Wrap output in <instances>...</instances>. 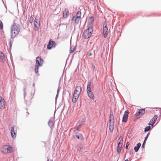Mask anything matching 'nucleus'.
<instances>
[{"label": "nucleus", "mask_w": 161, "mask_h": 161, "mask_svg": "<svg viewBox=\"0 0 161 161\" xmlns=\"http://www.w3.org/2000/svg\"><path fill=\"white\" fill-rule=\"evenodd\" d=\"M69 14V10L67 8H65L63 13V17L66 18L67 17Z\"/></svg>", "instance_id": "a211bd4d"}, {"label": "nucleus", "mask_w": 161, "mask_h": 161, "mask_svg": "<svg viewBox=\"0 0 161 161\" xmlns=\"http://www.w3.org/2000/svg\"><path fill=\"white\" fill-rule=\"evenodd\" d=\"M15 129H16V127L15 126H12L11 128V134L12 137L13 138L15 137L16 136Z\"/></svg>", "instance_id": "9b49d317"}, {"label": "nucleus", "mask_w": 161, "mask_h": 161, "mask_svg": "<svg viewBox=\"0 0 161 161\" xmlns=\"http://www.w3.org/2000/svg\"><path fill=\"white\" fill-rule=\"evenodd\" d=\"M47 161H53L52 160H49V159H48Z\"/></svg>", "instance_id": "473e14b6"}, {"label": "nucleus", "mask_w": 161, "mask_h": 161, "mask_svg": "<svg viewBox=\"0 0 161 161\" xmlns=\"http://www.w3.org/2000/svg\"><path fill=\"white\" fill-rule=\"evenodd\" d=\"M129 153L130 154H132L133 153V150H131L129 151Z\"/></svg>", "instance_id": "c756f323"}, {"label": "nucleus", "mask_w": 161, "mask_h": 161, "mask_svg": "<svg viewBox=\"0 0 161 161\" xmlns=\"http://www.w3.org/2000/svg\"><path fill=\"white\" fill-rule=\"evenodd\" d=\"M87 28L83 33V36L85 39L89 38L91 35L93 30L91 27L86 26Z\"/></svg>", "instance_id": "39448f33"}, {"label": "nucleus", "mask_w": 161, "mask_h": 161, "mask_svg": "<svg viewBox=\"0 0 161 161\" xmlns=\"http://www.w3.org/2000/svg\"><path fill=\"white\" fill-rule=\"evenodd\" d=\"M91 55V54H90L89 55Z\"/></svg>", "instance_id": "c9c22d12"}, {"label": "nucleus", "mask_w": 161, "mask_h": 161, "mask_svg": "<svg viewBox=\"0 0 161 161\" xmlns=\"http://www.w3.org/2000/svg\"><path fill=\"white\" fill-rule=\"evenodd\" d=\"M49 126L50 127L53 126L54 123L51 120H49L48 123Z\"/></svg>", "instance_id": "5701e85b"}, {"label": "nucleus", "mask_w": 161, "mask_h": 161, "mask_svg": "<svg viewBox=\"0 0 161 161\" xmlns=\"http://www.w3.org/2000/svg\"><path fill=\"white\" fill-rule=\"evenodd\" d=\"M91 82H89L88 83L87 88V93L92 92L91 89Z\"/></svg>", "instance_id": "412c9836"}, {"label": "nucleus", "mask_w": 161, "mask_h": 161, "mask_svg": "<svg viewBox=\"0 0 161 161\" xmlns=\"http://www.w3.org/2000/svg\"><path fill=\"white\" fill-rule=\"evenodd\" d=\"M80 19V11H78L76 16H74L72 18V20L76 23H78Z\"/></svg>", "instance_id": "6e6552de"}, {"label": "nucleus", "mask_w": 161, "mask_h": 161, "mask_svg": "<svg viewBox=\"0 0 161 161\" xmlns=\"http://www.w3.org/2000/svg\"><path fill=\"white\" fill-rule=\"evenodd\" d=\"M94 18L93 17H91L88 20V27H91L92 28V23L94 21Z\"/></svg>", "instance_id": "f3484780"}, {"label": "nucleus", "mask_w": 161, "mask_h": 161, "mask_svg": "<svg viewBox=\"0 0 161 161\" xmlns=\"http://www.w3.org/2000/svg\"><path fill=\"white\" fill-rule=\"evenodd\" d=\"M125 161H129L128 159H126Z\"/></svg>", "instance_id": "72a5a7b5"}, {"label": "nucleus", "mask_w": 161, "mask_h": 161, "mask_svg": "<svg viewBox=\"0 0 161 161\" xmlns=\"http://www.w3.org/2000/svg\"><path fill=\"white\" fill-rule=\"evenodd\" d=\"M5 60L4 54L2 52H0V61L3 62Z\"/></svg>", "instance_id": "6ab92c4d"}, {"label": "nucleus", "mask_w": 161, "mask_h": 161, "mask_svg": "<svg viewBox=\"0 0 161 161\" xmlns=\"http://www.w3.org/2000/svg\"><path fill=\"white\" fill-rule=\"evenodd\" d=\"M145 141H144V142L142 145V147H144V144H145Z\"/></svg>", "instance_id": "2f4dec72"}, {"label": "nucleus", "mask_w": 161, "mask_h": 161, "mask_svg": "<svg viewBox=\"0 0 161 161\" xmlns=\"http://www.w3.org/2000/svg\"><path fill=\"white\" fill-rule=\"evenodd\" d=\"M141 146V143H139L138 144H137L136 145V146L134 148V149L136 152H137L138 151V150L139 149V148Z\"/></svg>", "instance_id": "4be33fe9"}, {"label": "nucleus", "mask_w": 161, "mask_h": 161, "mask_svg": "<svg viewBox=\"0 0 161 161\" xmlns=\"http://www.w3.org/2000/svg\"><path fill=\"white\" fill-rule=\"evenodd\" d=\"M148 135H149V134H147V135L146 137V138H145V139L144 140L145 141H146V140L147 139V138H148Z\"/></svg>", "instance_id": "7c9ffc66"}, {"label": "nucleus", "mask_w": 161, "mask_h": 161, "mask_svg": "<svg viewBox=\"0 0 161 161\" xmlns=\"http://www.w3.org/2000/svg\"><path fill=\"white\" fill-rule=\"evenodd\" d=\"M5 106V101L4 99L1 97L0 96V108L3 109Z\"/></svg>", "instance_id": "ddd939ff"}, {"label": "nucleus", "mask_w": 161, "mask_h": 161, "mask_svg": "<svg viewBox=\"0 0 161 161\" xmlns=\"http://www.w3.org/2000/svg\"><path fill=\"white\" fill-rule=\"evenodd\" d=\"M145 109H142L140 110L138 113L139 114L142 115V114H144L145 113Z\"/></svg>", "instance_id": "b1692460"}, {"label": "nucleus", "mask_w": 161, "mask_h": 161, "mask_svg": "<svg viewBox=\"0 0 161 161\" xmlns=\"http://www.w3.org/2000/svg\"><path fill=\"white\" fill-rule=\"evenodd\" d=\"M158 117V115H155L150 120L149 123V125H153L155 123Z\"/></svg>", "instance_id": "2eb2a0df"}, {"label": "nucleus", "mask_w": 161, "mask_h": 161, "mask_svg": "<svg viewBox=\"0 0 161 161\" xmlns=\"http://www.w3.org/2000/svg\"><path fill=\"white\" fill-rule=\"evenodd\" d=\"M43 63V60L40 57H36L35 68V72L36 74H37L38 73L39 66H42Z\"/></svg>", "instance_id": "20e7f679"}, {"label": "nucleus", "mask_w": 161, "mask_h": 161, "mask_svg": "<svg viewBox=\"0 0 161 161\" xmlns=\"http://www.w3.org/2000/svg\"><path fill=\"white\" fill-rule=\"evenodd\" d=\"M89 97L92 100H94L95 98L94 95L92 92L87 93Z\"/></svg>", "instance_id": "aec40b11"}, {"label": "nucleus", "mask_w": 161, "mask_h": 161, "mask_svg": "<svg viewBox=\"0 0 161 161\" xmlns=\"http://www.w3.org/2000/svg\"><path fill=\"white\" fill-rule=\"evenodd\" d=\"M75 51V49H73L72 50V48H71L70 50V53H73L74 51Z\"/></svg>", "instance_id": "c85d7f7f"}, {"label": "nucleus", "mask_w": 161, "mask_h": 161, "mask_svg": "<svg viewBox=\"0 0 161 161\" xmlns=\"http://www.w3.org/2000/svg\"><path fill=\"white\" fill-rule=\"evenodd\" d=\"M129 114V111L126 110L122 118V121L123 122H126L127 120Z\"/></svg>", "instance_id": "4468645a"}, {"label": "nucleus", "mask_w": 161, "mask_h": 161, "mask_svg": "<svg viewBox=\"0 0 161 161\" xmlns=\"http://www.w3.org/2000/svg\"><path fill=\"white\" fill-rule=\"evenodd\" d=\"M103 30L104 37L106 38L107 36L108 31L107 24H104Z\"/></svg>", "instance_id": "f8f14e48"}, {"label": "nucleus", "mask_w": 161, "mask_h": 161, "mask_svg": "<svg viewBox=\"0 0 161 161\" xmlns=\"http://www.w3.org/2000/svg\"><path fill=\"white\" fill-rule=\"evenodd\" d=\"M129 144H130V143L129 142H127L126 143V147H125V148L126 149L128 148V146H129Z\"/></svg>", "instance_id": "cd10ccee"}, {"label": "nucleus", "mask_w": 161, "mask_h": 161, "mask_svg": "<svg viewBox=\"0 0 161 161\" xmlns=\"http://www.w3.org/2000/svg\"><path fill=\"white\" fill-rule=\"evenodd\" d=\"M3 25L2 22L0 20V29H3Z\"/></svg>", "instance_id": "a878e982"}, {"label": "nucleus", "mask_w": 161, "mask_h": 161, "mask_svg": "<svg viewBox=\"0 0 161 161\" xmlns=\"http://www.w3.org/2000/svg\"><path fill=\"white\" fill-rule=\"evenodd\" d=\"M80 93V86H77L75 90L72 98V101L73 103H76L79 97Z\"/></svg>", "instance_id": "7ed1b4c3"}, {"label": "nucleus", "mask_w": 161, "mask_h": 161, "mask_svg": "<svg viewBox=\"0 0 161 161\" xmlns=\"http://www.w3.org/2000/svg\"><path fill=\"white\" fill-rule=\"evenodd\" d=\"M33 18L32 16H31L29 19V21L30 23H32L33 21Z\"/></svg>", "instance_id": "bb28decb"}, {"label": "nucleus", "mask_w": 161, "mask_h": 161, "mask_svg": "<svg viewBox=\"0 0 161 161\" xmlns=\"http://www.w3.org/2000/svg\"><path fill=\"white\" fill-rule=\"evenodd\" d=\"M114 120L113 113H110L108 121V128L110 132H112L114 130Z\"/></svg>", "instance_id": "f03ea898"}, {"label": "nucleus", "mask_w": 161, "mask_h": 161, "mask_svg": "<svg viewBox=\"0 0 161 161\" xmlns=\"http://www.w3.org/2000/svg\"><path fill=\"white\" fill-rule=\"evenodd\" d=\"M79 130L78 129L74 130L73 133V137L75 139H79L80 138V135L78 134L79 132Z\"/></svg>", "instance_id": "dca6fc26"}, {"label": "nucleus", "mask_w": 161, "mask_h": 161, "mask_svg": "<svg viewBox=\"0 0 161 161\" xmlns=\"http://www.w3.org/2000/svg\"><path fill=\"white\" fill-rule=\"evenodd\" d=\"M20 26L19 25L14 23L10 28V35L12 39L15 38L19 33Z\"/></svg>", "instance_id": "f257e3e1"}, {"label": "nucleus", "mask_w": 161, "mask_h": 161, "mask_svg": "<svg viewBox=\"0 0 161 161\" xmlns=\"http://www.w3.org/2000/svg\"><path fill=\"white\" fill-rule=\"evenodd\" d=\"M55 46L56 44L55 42L51 39L50 40L47 46V47L48 49H50L54 47Z\"/></svg>", "instance_id": "1a4fd4ad"}, {"label": "nucleus", "mask_w": 161, "mask_h": 161, "mask_svg": "<svg viewBox=\"0 0 161 161\" xmlns=\"http://www.w3.org/2000/svg\"><path fill=\"white\" fill-rule=\"evenodd\" d=\"M13 150V147L9 145H5L3 147L1 151L4 153H9Z\"/></svg>", "instance_id": "0eeeda50"}, {"label": "nucleus", "mask_w": 161, "mask_h": 161, "mask_svg": "<svg viewBox=\"0 0 161 161\" xmlns=\"http://www.w3.org/2000/svg\"><path fill=\"white\" fill-rule=\"evenodd\" d=\"M151 128L150 126H147L145 128V129L144 131L145 132H147Z\"/></svg>", "instance_id": "393cba45"}, {"label": "nucleus", "mask_w": 161, "mask_h": 161, "mask_svg": "<svg viewBox=\"0 0 161 161\" xmlns=\"http://www.w3.org/2000/svg\"><path fill=\"white\" fill-rule=\"evenodd\" d=\"M86 26L85 25V26H84V28H86Z\"/></svg>", "instance_id": "f704fd0d"}, {"label": "nucleus", "mask_w": 161, "mask_h": 161, "mask_svg": "<svg viewBox=\"0 0 161 161\" xmlns=\"http://www.w3.org/2000/svg\"><path fill=\"white\" fill-rule=\"evenodd\" d=\"M34 24L35 27V30H37L40 26V20L38 19L35 18L34 22Z\"/></svg>", "instance_id": "9d476101"}, {"label": "nucleus", "mask_w": 161, "mask_h": 161, "mask_svg": "<svg viewBox=\"0 0 161 161\" xmlns=\"http://www.w3.org/2000/svg\"><path fill=\"white\" fill-rule=\"evenodd\" d=\"M123 142V138L122 136H120L118 140L117 152L118 154H119L120 153Z\"/></svg>", "instance_id": "423d86ee"}]
</instances>
